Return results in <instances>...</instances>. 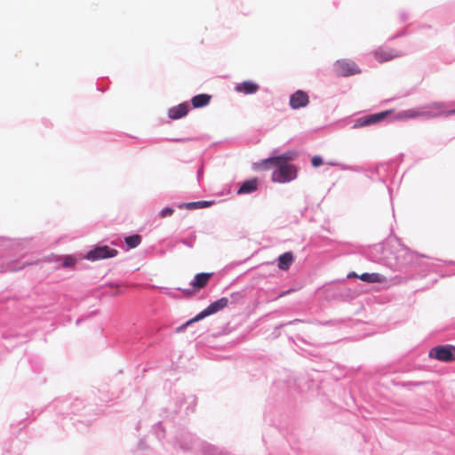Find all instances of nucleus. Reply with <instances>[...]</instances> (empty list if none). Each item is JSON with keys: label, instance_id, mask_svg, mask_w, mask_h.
Masks as SVG:
<instances>
[{"label": "nucleus", "instance_id": "obj_1", "mask_svg": "<svg viewBox=\"0 0 455 455\" xmlns=\"http://www.w3.org/2000/svg\"><path fill=\"white\" fill-rule=\"evenodd\" d=\"M275 170L272 173V181L287 183L297 178L298 169L293 164H271Z\"/></svg>", "mask_w": 455, "mask_h": 455}, {"label": "nucleus", "instance_id": "obj_2", "mask_svg": "<svg viewBox=\"0 0 455 455\" xmlns=\"http://www.w3.org/2000/svg\"><path fill=\"white\" fill-rule=\"evenodd\" d=\"M228 305V298H221L212 304H210L204 310H203L201 313H199L197 315H196L194 318L188 321L185 324L180 326V330H184L187 326L191 324L192 323L197 322L205 316H208L210 315L215 314Z\"/></svg>", "mask_w": 455, "mask_h": 455}, {"label": "nucleus", "instance_id": "obj_3", "mask_svg": "<svg viewBox=\"0 0 455 455\" xmlns=\"http://www.w3.org/2000/svg\"><path fill=\"white\" fill-rule=\"evenodd\" d=\"M297 156L296 152L294 151H287L281 156L269 157L267 159H264L259 163L255 164V170H269L271 169V164H290L289 162L295 159Z\"/></svg>", "mask_w": 455, "mask_h": 455}, {"label": "nucleus", "instance_id": "obj_4", "mask_svg": "<svg viewBox=\"0 0 455 455\" xmlns=\"http://www.w3.org/2000/svg\"><path fill=\"white\" fill-rule=\"evenodd\" d=\"M428 356L440 362L451 363L455 361V347L451 345L436 346L428 352Z\"/></svg>", "mask_w": 455, "mask_h": 455}, {"label": "nucleus", "instance_id": "obj_5", "mask_svg": "<svg viewBox=\"0 0 455 455\" xmlns=\"http://www.w3.org/2000/svg\"><path fill=\"white\" fill-rule=\"evenodd\" d=\"M334 71L339 76H349L361 73L359 67L352 60H339L334 63Z\"/></svg>", "mask_w": 455, "mask_h": 455}, {"label": "nucleus", "instance_id": "obj_6", "mask_svg": "<svg viewBox=\"0 0 455 455\" xmlns=\"http://www.w3.org/2000/svg\"><path fill=\"white\" fill-rule=\"evenodd\" d=\"M425 111L426 116L435 117L440 116H448L455 115V109L447 110L444 102H432L427 106Z\"/></svg>", "mask_w": 455, "mask_h": 455}, {"label": "nucleus", "instance_id": "obj_7", "mask_svg": "<svg viewBox=\"0 0 455 455\" xmlns=\"http://www.w3.org/2000/svg\"><path fill=\"white\" fill-rule=\"evenodd\" d=\"M116 249L109 248L107 245L96 247L87 253L86 258L90 260H98L108 258H113L117 255Z\"/></svg>", "mask_w": 455, "mask_h": 455}, {"label": "nucleus", "instance_id": "obj_8", "mask_svg": "<svg viewBox=\"0 0 455 455\" xmlns=\"http://www.w3.org/2000/svg\"><path fill=\"white\" fill-rule=\"evenodd\" d=\"M388 114H389V112H380V113L372 114V115H369V116H365L360 117V118H358L355 121V123L354 124V128H360V127H363V126H369V125H371V124H376L378 122H380Z\"/></svg>", "mask_w": 455, "mask_h": 455}, {"label": "nucleus", "instance_id": "obj_9", "mask_svg": "<svg viewBox=\"0 0 455 455\" xmlns=\"http://www.w3.org/2000/svg\"><path fill=\"white\" fill-rule=\"evenodd\" d=\"M309 103V98L307 92L298 90L290 98V106L293 109L304 108Z\"/></svg>", "mask_w": 455, "mask_h": 455}, {"label": "nucleus", "instance_id": "obj_10", "mask_svg": "<svg viewBox=\"0 0 455 455\" xmlns=\"http://www.w3.org/2000/svg\"><path fill=\"white\" fill-rule=\"evenodd\" d=\"M399 56L400 54L392 49L379 48L374 52V57L379 62L388 61Z\"/></svg>", "mask_w": 455, "mask_h": 455}, {"label": "nucleus", "instance_id": "obj_11", "mask_svg": "<svg viewBox=\"0 0 455 455\" xmlns=\"http://www.w3.org/2000/svg\"><path fill=\"white\" fill-rule=\"evenodd\" d=\"M259 89V84L251 81H244L235 85V91L243 94H253Z\"/></svg>", "mask_w": 455, "mask_h": 455}, {"label": "nucleus", "instance_id": "obj_12", "mask_svg": "<svg viewBox=\"0 0 455 455\" xmlns=\"http://www.w3.org/2000/svg\"><path fill=\"white\" fill-rule=\"evenodd\" d=\"M188 112V103H181L169 109L168 116L172 119H179L185 116Z\"/></svg>", "mask_w": 455, "mask_h": 455}, {"label": "nucleus", "instance_id": "obj_13", "mask_svg": "<svg viewBox=\"0 0 455 455\" xmlns=\"http://www.w3.org/2000/svg\"><path fill=\"white\" fill-rule=\"evenodd\" d=\"M212 276V273H200V274H197L194 280L191 282V285L197 289V290H200L204 287L206 286V284L208 283L209 280L211 279V277Z\"/></svg>", "mask_w": 455, "mask_h": 455}, {"label": "nucleus", "instance_id": "obj_14", "mask_svg": "<svg viewBox=\"0 0 455 455\" xmlns=\"http://www.w3.org/2000/svg\"><path fill=\"white\" fill-rule=\"evenodd\" d=\"M294 260L293 254L291 251L285 252L278 258V267L281 270H288Z\"/></svg>", "mask_w": 455, "mask_h": 455}, {"label": "nucleus", "instance_id": "obj_15", "mask_svg": "<svg viewBox=\"0 0 455 455\" xmlns=\"http://www.w3.org/2000/svg\"><path fill=\"white\" fill-rule=\"evenodd\" d=\"M358 278L369 283H383L386 281V277L379 273H363Z\"/></svg>", "mask_w": 455, "mask_h": 455}, {"label": "nucleus", "instance_id": "obj_16", "mask_svg": "<svg viewBox=\"0 0 455 455\" xmlns=\"http://www.w3.org/2000/svg\"><path fill=\"white\" fill-rule=\"evenodd\" d=\"M258 188V180L256 178L245 180L239 188L238 194H249Z\"/></svg>", "mask_w": 455, "mask_h": 455}, {"label": "nucleus", "instance_id": "obj_17", "mask_svg": "<svg viewBox=\"0 0 455 455\" xmlns=\"http://www.w3.org/2000/svg\"><path fill=\"white\" fill-rule=\"evenodd\" d=\"M211 99V95L202 93L194 96L191 100V103L195 108H203L210 103Z\"/></svg>", "mask_w": 455, "mask_h": 455}, {"label": "nucleus", "instance_id": "obj_18", "mask_svg": "<svg viewBox=\"0 0 455 455\" xmlns=\"http://www.w3.org/2000/svg\"><path fill=\"white\" fill-rule=\"evenodd\" d=\"M141 236L140 235H132L124 238L125 243L129 248H136L141 243Z\"/></svg>", "mask_w": 455, "mask_h": 455}, {"label": "nucleus", "instance_id": "obj_19", "mask_svg": "<svg viewBox=\"0 0 455 455\" xmlns=\"http://www.w3.org/2000/svg\"><path fill=\"white\" fill-rule=\"evenodd\" d=\"M209 205H211V202H209V201H199V202H191V203L181 204V205H180V208L185 207L187 209L192 210V209L206 207Z\"/></svg>", "mask_w": 455, "mask_h": 455}, {"label": "nucleus", "instance_id": "obj_20", "mask_svg": "<svg viewBox=\"0 0 455 455\" xmlns=\"http://www.w3.org/2000/svg\"><path fill=\"white\" fill-rule=\"evenodd\" d=\"M402 117L405 118H416L419 116H426L425 111H419L417 109H408L400 114Z\"/></svg>", "mask_w": 455, "mask_h": 455}, {"label": "nucleus", "instance_id": "obj_21", "mask_svg": "<svg viewBox=\"0 0 455 455\" xmlns=\"http://www.w3.org/2000/svg\"><path fill=\"white\" fill-rule=\"evenodd\" d=\"M76 263V259L72 256H67L62 263V266L65 267H74Z\"/></svg>", "mask_w": 455, "mask_h": 455}, {"label": "nucleus", "instance_id": "obj_22", "mask_svg": "<svg viewBox=\"0 0 455 455\" xmlns=\"http://www.w3.org/2000/svg\"><path fill=\"white\" fill-rule=\"evenodd\" d=\"M173 212H174V210L172 208L166 207L161 211L160 216H161V218H166V217L172 216L173 214Z\"/></svg>", "mask_w": 455, "mask_h": 455}, {"label": "nucleus", "instance_id": "obj_23", "mask_svg": "<svg viewBox=\"0 0 455 455\" xmlns=\"http://www.w3.org/2000/svg\"><path fill=\"white\" fill-rule=\"evenodd\" d=\"M312 165L314 167H319L323 164V159L319 156H315L312 158Z\"/></svg>", "mask_w": 455, "mask_h": 455}, {"label": "nucleus", "instance_id": "obj_24", "mask_svg": "<svg viewBox=\"0 0 455 455\" xmlns=\"http://www.w3.org/2000/svg\"><path fill=\"white\" fill-rule=\"evenodd\" d=\"M358 276H359V275H357V274H356V273H355V272H351V273H349V274L347 275V277H348V278H355V277L358 278Z\"/></svg>", "mask_w": 455, "mask_h": 455}, {"label": "nucleus", "instance_id": "obj_25", "mask_svg": "<svg viewBox=\"0 0 455 455\" xmlns=\"http://www.w3.org/2000/svg\"><path fill=\"white\" fill-rule=\"evenodd\" d=\"M286 293H289V291H286L285 292H283V293L282 294V296H283V295H284V294H286Z\"/></svg>", "mask_w": 455, "mask_h": 455}]
</instances>
